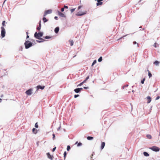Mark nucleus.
<instances>
[{
  "label": "nucleus",
  "mask_w": 160,
  "mask_h": 160,
  "mask_svg": "<svg viewBox=\"0 0 160 160\" xmlns=\"http://www.w3.org/2000/svg\"><path fill=\"white\" fill-rule=\"evenodd\" d=\"M43 33L42 32H39L38 33L37 32H36L34 34V36L35 37L38 39L43 40V39L40 38L41 37L43 36Z\"/></svg>",
  "instance_id": "f257e3e1"
},
{
  "label": "nucleus",
  "mask_w": 160,
  "mask_h": 160,
  "mask_svg": "<svg viewBox=\"0 0 160 160\" xmlns=\"http://www.w3.org/2000/svg\"><path fill=\"white\" fill-rule=\"evenodd\" d=\"M24 44L25 45V48L26 49H28L32 45V43L29 41H26L24 43Z\"/></svg>",
  "instance_id": "f03ea898"
},
{
  "label": "nucleus",
  "mask_w": 160,
  "mask_h": 160,
  "mask_svg": "<svg viewBox=\"0 0 160 160\" xmlns=\"http://www.w3.org/2000/svg\"><path fill=\"white\" fill-rule=\"evenodd\" d=\"M149 149L155 152H158L159 151V148L155 146H153L152 147H150L149 148Z\"/></svg>",
  "instance_id": "7ed1b4c3"
},
{
  "label": "nucleus",
  "mask_w": 160,
  "mask_h": 160,
  "mask_svg": "<svg viewBox=\"0 0 160 160\" xmlns=\"http://www.w3.org/2000/svg\"><path fill=\"white\" fill-rule=\"evenodd\" d=\"M1 36L2 38H3L5 36V31L3 27H1Z\"/></svg>",
  "instance_id": "20e7f679"
},
{
  "label": "nucleus",
  "mask_w": 160,
  "mask_h": 160,
  "mask_svg": "<svg viewBox=\"0 0 160 160\" xmlns=\"http://www.w3.org/2000/svg\"><path fill=\"white\" fill-rule=\"evenodd\" d=\"M52 12V10L51 9L45 11L44 12L43 16L45 17L48 14L51 13Z\"/></svg>",
  "instance_id": "39448f33"
},
{
  "label": "nucleus",
  "mask_w": 160,
  "mask_h": 160,
  "mask_svg": "<svg viewBox=\"0 0 160 160\" xmlns=\"http://www.w3.org/2000/svg\"><path fill=\"white\" fill-rule=\"evenodd\" d=\"M32 89H30L28 90H27L25 93L28 95H31L32 93Z\"/></svg>",
  "instance_id": "423d86ee"
},
{
  "label": "nucleus",
  "mask_w": 160,
  "mask_h": 160,
  "mask_svg": "<svg viewBox=\"0 0 160 160\" xmlns=\"http://www.w3.org/2000/svg\"><path fill=\"white\" fill-rule=\"evenodd\" d=\"M47 155L48 158L50 159L51 160H52L53 158V157L52 155H51L49 152L47 153Z\"/></svg>",
  "instance_id": "0eeeda50"
},
{
  "label": "nucleus",
  "mask_w": 160,
  "mask_h": 160,
  "mask_svg": "<svg viewBox=\"0 0 160 160\" xmlns=\"http://www.w3.org/2000/svg\"><path fill=\"white\" fill-rule=\"evenodd\" d=\"M86 13V11L83 12H78L76 13V15L78 16H81L85 14Z\"/></svg>",
  "instance_id": "6e6552de"
},
{
  "label": "nucleus",
  "mask_w": 160,
  "mask_h": 160,
  "mask_svg": "<svg viewBox=\"0 0 160 160\" xmlns=\"http://www.w3.org/2000/svg\"><path fill=\"white\" fill-rule=\"evenodd\" d=\"M82 89V88H77L74 90V91L76 93H78Z\"/></svg>",
  "instance_id": "1a4fd4ad"
},
{
  "label": "nucleus",
  "mask_w": 160,
  "mask_h": 160,
  "mask_svg": "<svg viewBox=\"0 0 160 160\" xmlns=\"http://www.w3.org/2000/svg\"><path fill=\"white\" fill-rule=\"evenodd\" d=\"M32 132L34 134H36L38 132V130L34 128L32 129Z\"/></svg>",
  "instance_id": "9d476101"
},
{
  "label": "nucleus",
  "mask_w": 160,
  "mask_h": 160,
  "mask_svg": "<svg viewBox=\"0 0 160 160\" xmlns=\"http://www.w3.org/2000/svg\"><path fill=\"white\" fill-rule=\"evenodd\" d=\"M58 15L62 17H65V15L63 13H62L60 12H58Z\"/></svg>",
  "instance_id": "9b49d317"
},
{
  "label": "nucleus",
  "mask_w": 160,
  "mask_h": 160,
  "mask_svg": "<svg viewBox=\"0 0 160 160\" xmlns=\"http://www.w3.org/2000/svg\"><path fill=\"white\" fill-rule=\"evenodd\" d=\"M147 99L148 100L147 103H149L151 101V98L150 96H148L147 97Z\"/></svg>",
  "instance_id": "f8f14e48"
},
{
  "label": "nucleus",
  "mask_w": 160,
  "mask_h": 160,
  "mask_svg": "<svg viewBox=\"0 0 160 160\" xmlns=\"http://www.w3.org/2000/svg\"><path fill=\"white\" fill-rule=\"evenodd\" d=\"M59 28L58 27H57L55 29L54 31L56 33H58L59 31Z\"/></svg>",
  "instance_id": "ddd939ff"
},
{
  "label": "nucleus",
  "mask_w": 160,
  "mask_h": 160,
  "mask_svg": "<svg viewBox=\"0 0 160 160\" xmlns=\"http://www.w3.org/2000/svg\"><path fill=\"white\" fill-rule=\"evenodd\" d=\"M37 87L38 89H40L42 90L43 89L45 88L44 86H42L40 85L38 86Z\"/></svg>",
  "instance_id": "4468645a"
},
{
  "label": "nucleus",
  "mask_w": 160,
  "mask_h": 160,
  "mask_svg": "<svg viewBox=\"0 0 160 160\" xmlns=\"http://www.w3.org/2000/svg\"><path fill=\"white\" fill-rule=\"evenodd\" d=\"M105 143L104 142H102V144H101V149H102L104 148L105 146Z\"/></svg>",
  "instance_id": "2eb2a0df"
},
{
  "label": "nucleus",
  "mask_w": 160,
  "mask_h": 160,
  "mask_svg": "<svg viewBox=\"0 0 160 160\" xmlns=\"http://www.w3.org/2000/svg\"><path fill=\"white\" fill-rule=\"evenodd\" d=\"M159 63L160 62L159 61H156L154 62L153 64L155 65H158L159 64Z\"/></svg>",
  "instance_id": "dca6fc26"
},
{
  "label": "nucleus",
  "mask_w": 160,
  "mask_h": 160,
  "mask_svg": "<svg viewBox=\"0 0 160 160\" xmlns=\"http://www.w3.org/2000/svg\"><path fill=\"white\" fill-rule=\"evenodd\" d=\"M41 26V21H40L39 22V27H38L37 28V29L38 31H39L40 30Z\"/></svg>",
  "instance_id": "f3484780"
},
{
  "label": "nucleus",
  "mask_w": 160,
  "mask_h": 160,
  "mask_svg": "<svg viewBox=\"0 0 160 160\" xmlns=\"http://www.w3.org/2000/svg\"><path fill=\"white\" fill-rule=\"evenodd\" d=\"M143 154L146 157H148L149 156V154H148L147 152H143Z\"/></svg>",
  "instance_id": "a211bd4d"
},
{
  "label": "nucleus",
  "mask_w": 160,
  "mask_h": 160,
  "mask_svg": "<svg viewBox=\"0 0 160 160\" xmlns=\"http://www.w3.org/2000/svg\"><path fill=\"white\" fill-rule=\"evenodd\" d=\"M93 138L92 137L88 136L87 137V139L88 140H91L93 139Z\"/></svg>",
  "instance_id": "6ab92c4d"
},
{
  "label": "nucleus",
  "mask_w": 160,
  "mask_h": 160,
  "mask_svg": "<svg viewBox=\"0 0 160 160\" xmlns=\"http://www.w3.org/2000/svg\"><path fill=\"white\" fill-rule=\"evenodd\" d=\"M102 2H101V1H99V2H98V3H97V6H99L102 5Z\"/></svg>",
  "instance_id": "aec40b11"
},
{
  "label": "nucleus",
  "mask_w": 160,
  "mask_h": 160,
  "mask_svg": "<svg viewBox=\"0 0 160 160\" xmlns=\"http://www.w3.org/2000/svg\"><path fill=\"white\" fill-rule=\"evenodd\" d=\"M42 20L44 22H45L48 21V20H47L46 18L45 17H43V18Z\"/></svg>",
  "instance_id": "412c9836"
},
{
  "label": "nucleus",
  "mask_w": 160,
  "mask_h": 160,
  "mask_svg": "<svg viewBox=\"0 0 160 160\" xmlns=\"http://www.w3.org/2000/svg\"><path fill=\"white\" fill-rule=\"evenodd\" d=\"M147 71H148V76L149 77V78H150L152 76V74L150 72L149 70H147Z\"/></svg>",
  "instance_id": "4be33fe9"
},
{
  "label": "nucleus",
  "mask_w": 160,
  "mask_h": 160,
  "mask_svg": "<svg viewBox=\"0 0 160 160\" xmlns=\"http://www.w3.org/2000/svg\"><path fill=\"white\" fill-rule=\"evenodd\" d=\"M146 136L149 139H151L152 138V136L150 135H147Z\"/></svg>",
  "instance_id": "5701e85b"
},
{
  "label": "nucleus",
  "mask_w": 160,
  "mask_h": 160,
  "mask_svg": "<svg viewBox=\"0 0 160 160\" xmlns=\"http://www.w3.org/2000/svg\"><path fill=\"white\" fill-rule=\"evenodd\" d=\"M153 46L155 48H157L158 46V44L157 43H155L153 45Z\"/></svg>",
  "instance_id": "b1692460"
},
{
  "label": "nucleus",
  "mask_w": 160,
  "mask_h": 160,
  "mask_svg": "<svg viewBox=\"0 0 160 160\" xmlns=\"http://www.w3.org/2000/svg\"><path fill=\"white\" fill-rule=\"evenodd\" d=\"M102 60V57H100V58L98 59V61L99 62H101Z\"/></svg>",
  "instance_id": "393cba45"
},
{
  "label": "nucleus",
  "mask_w": 160,
  "mask_h": 160,
  "mask_svg": "<svg viewBox=\"0 0 160 160\" xmlns=\"http://www.w3.org/2000/svg\"><path fill=\"white\" fill-rule=\"evenodd\" d=\"M145 78H144L142 80V81H141V83L142 84H143L144 83V82L145 81Z\"/></svg>",
  "instance_id": "a878e982"
},
{
  "label": "nucleus",
  "mask_w": 160,
  "mask_h": 160,
  "mask_svg": "<svg viewBox=\"0 0 160 160\" xmlns=\"http://www.w3.org/2000/svg\"><path fill=\"white\" fill-rule=\"evenodd\" d=\"M70 43L71 45L72 46L73 44V42L72 40L70 41Z\"/></svg>",
  "instance_id": "bb28decb"
},
{
  "label": "nucleus",
  "mask_w": 160,
  "mask_h": 160,
  "mask_svg": "<svg viewBox=\"0 0 160 160\" xmlns=\"http://www.w3.org/2000/svg\"><path fill=\"white\" fill-rule=\"evenodd\" d=\"M70 148H71L70 147L69 145L67 147V150L68 151H69L70 150Z\"/></svg>",
  "instance_id": "cd10ccee"
},
{
  "label": "nucleus",
  "mask_w": 160,
  "mask_h": 160,
  "mask_svg": "<svg viewBox=\"0 0 160 160\" xmlns=\"http://www.w3.org/2000/svg\"><path fill=\"white\" fill-rule=\"evenodd\" d=\"M75 8H73V9H72L70 10V11L71 12V13H72V12H73L75 10Z\"/></svg>",
  "instance_id": "c85d7f7f"
},
{
  "label": "nucleus",
  "mask_w": 160,
  "mask_h": 160,
  "mask_svg": "<svg viewBox=\"0 0 160 160\" xmlns=\"http://www.w3.org/2000/svg\"><path fill=\"white\" fill-rule=\"evenodd\" d=\"M96 62H97V61L96 60H94L93 62L92 63V66H93L94 64H95V63H96Z\"/></svg>",
  "instance_id": "c756f323"
},
{
  "label": "nucleus",
  "mask_w": 160,
  "mask_h": 160,
  "mask_svg": "<svg viewBox=\"0 0 160 160\" xmlns=\"http://www.w3.org/2000/svg\"><path fill=\"white\" fill-rule=\"evenodd\" d=\"M35 127L36 128H38V122H36L35 124Z\"/></svg>",
  "instance_id": "7c9ffc66"
},
{
  "label": "nucleus",
  "mask_w": 160,
  "mask_h": 160,
  "mask_svg": "<svg viewBox=\"0 0 160 160\" xmlns=\"http://www.w3.org/2000/svg\"><path fill=\"white\" fill-rule=\"evenodd\" d=\"M63 155H64V159H65V157H66V155H67V153H66V152H65L64 153V154H63Z\"/></svg>",
  "instance_id": "2f4dec72"
},
{
  "label": "nucleus",
  "mask_w": 160,
  "mask_h": 160,
  "mask_svg": "<svg viewBox=\"0 0 160 160\" xmlns=\"http://www.w3.org/2000/svg\"><path fill=\"white\" fill-rule=\"evenodd\" d=\"M133 44H137V47H138V43H137V42H136V41H134V42H133Z\"/></svg>",
  "instance_id": "473e14b6"
},
{
  "label": "nucleus",
  "mask_w": 160,
  "mask_h": 160,
  "mask_svg": "<svg viewBox=\"0 0 160 160\" xmlns=\"http://www.w3.org/2000/svg\"><path fill=\"white\" fill-rule=\"evenodd\" d=\"M5 21H3V22H2V25L3 26H5Z\"/></svg>",
  "instance_id": "72a5a7b5"
},
{
  "label": "nucleus",
  "mask_w": 160,
  "mask_h": 160,
  "mask_svg": "<svg viewBox=\"0 0 160 160\" xmlns=\"http://www.w3.org/2000/svg\"><path fill=\"white\" fill-rule=\"evenodd\" d=\"M44 38L45 39H49L50 38V37L49 36H46Z\"/></svg>",
  "instance_id": "f704fd0d"
},
{
  "label": "nucleus",
  "mask_w": 160,
  "mask_h": 160,
  "mask_svg": "<svg viewBox=\"0 0 160 160\" xmlns=\"http://www.w3.org/2000/svg\"><path fill=\"white\" fill-rule=\"evenodd\" d=\"M82 145V143H81V142H79V143L78 144V145H77V146H81V145Z\"/></svg>",
  "instance_id": "c9c22d12"
},
{
  "label": "nucleus",
  "mask_w": 160,
  "mask_h": 160,
  "mask_svg": "<svg viewBox=\"0 0 160 160\" xmlns=\"http://www.w3.org/2000/svg\"><path fill=\"white\" fill-rule=\"evenodd\" d=\"M79 96V95L78 94V95H74V97L75 98H76L78 97V96Z\"/></svg>",
  "instance_id": "e433bc0d"
},
{
  "label": "nucleus",
  "mask_w": 160,
  "mask_h": 160,
  "mask_svg": "<svg viewBox=\"0 0 160 160\" xmlns=\"http://www.w3.org/2000/svg\"><path fill=\"white\" fill-rule=\"evenodd\" d=\"M159 98H160V97L159 96H157L156 98V100H158V99H159Z\"/></svg>",
  "instance_id": "4c0bfd02"
},
{
  "label": "nucleus",
  "mask_w": 160,
  "mask_h": 160,
  "mask_svg": "<svg viewBox=\"0 0 160 160\" xmlns=\"http://www.w3.org/2000/svg\"><path fill=\"white\" fill-rule=\"evenodd\" d=\"M56 149V147H55L54 148H53L52 150V151L53 152H54L55 151V150Z\"/></svg>",
  "instance_id": "58836bf2"
},
{
  "label": "nucleus",
  "mask_w": 160,
  "mask_h": 160,
  "mask_svg": "<svg viewBox=\"0 0 160 160\" xmlns=\"http://www.w3.org/2000/svg\"><path fill=\"white\" fill-rule=\"evenodd\" d=\"M64 8H62L61 9V11L62 12H63L64 11Z\"/></svg>",
  "instance_id": "ea45409f"
},
{
  "label": "nucleus",
  "mask_w": 160,
  "mask_h": 160,
  "mask_svg": "<svg viewBox=\"0 0 160 160\" xmlns=\"http://www.w3.org/2000/svg\"><path fill=\"white\" fill-rule=\"evenodd\" d=\"M83 84V83L82 82L80 83V84L79 85H78V86H81Z\"/></svg>",
  "instance_id": "a19ab883"
},
{
  "label": "nucleus",
  "mask_w": 160,
  "mask_h": 160,
  "mask_svg": "<svg viewBox=\"0 0 160 160\" xmlns=\"http://www.w3.org/2000/svg\"><path fill=\"white\" fill-rule=\"evenodd\" d=\"M42 40H43V41H37V42H43V41H44V39Z\"/></svg>",
  "instance_id": "79ce46f5"
},
{
  "label": "nucleus",
  "mask_w": 160,
  "mask_h": 160,
  "mask_svg": "<svg viewBox=\"0 0 160 160\" xmlns=\"http://www.w3.org/2000/svg\"><path fill=\"white\" fill-rule=\"evenodd\" d=\"M127 35H124V36H122V37H121L119 39H121L122 38H123V37H126V36H127Z\"/></svg>",
  "instance_id": "37998d69"
},
{
  "label": "nucleus",
  "mask_w": 160,
  "mask_h": 160,
  "mask_svg": "<svg viewBox=\"0 0 160 160\" xmlns=\"http://www.w3.org/2000/svg\"><path fill=\"white\" fill-rule=\"evenodd\" d=\"M89 78V76H88L86 78V80H88Z\"/></svg>",
  "instance_id": "c03bdc74"
},
{
  "label": "nucleus",
  "mask_w": 160,
  "mask_h": 160,
  "mask_svg": "<svg viewBox=\"0 0 160 160\" xmlns=\"http://www.w3.org/2000/svg\"><path fill=\"white\" fill-rule=\"evenodd\" d=\"M64 8H68V6L65 5L64 6Z\"/></svg>",
  "instance_id": "a18cd8bd"
},
{
  "label": "nucleus",
  "mask_w": 160,
  "mask_h": 160,
  "mask_svg": "<svg viewBox=\"0 0 160 160\" xmlns=\"http://www.w3.org/2000/svg\"><path fill=\"white\" fill-rule=\"evenodd\" d=\"M95 1H97L98 2H99V1H103V0H95Z\"/></svg>",
  "instance_id": "49530a36"
},
{
  "label": "nucleus",
  "mask_w": 160,
  "mask_h": 160,
  "mask_svg": "<svg viewBox=\"0 0 160 160\" xmlns=\"http://www.w3.org/2000/svg\"><path fill=\"white\" fill-rule=\"evenodd\" d=\"M54 18H55V19H58V17H57V16H55V17H54Z\"/></svg>",
  "instance_id": "de8ad7c7"
},
{
  "label": "nucleus",
  "mask_w": 160,
  "mask_h": 160,
  "mask_svg": "<svg viewBox=\"0 0 160 160\" xmlns=\"http://www.w3.org/2000/svg\"><path fill=\"white\" fill-rule=\"evenodd\" d=\"M52 136L53 139H54V138L55 137V135L54 134H53Z\"/></svg>",
  "instance_id": "09e8293b"
},
{
  "label": "nucleus",
  "mask_w": 160,
  "mask_h": 160,
  "mask_svg": "<svg viewBox=\"0 0 160 160\" xmlns=\"http://www.w3.org/2000/svg\"><path fill=\"white\" fill-rule=\"evenodd\" d=\"M87 80H86V79H85L82 82L84 83Z\"/></svg>",
  "instance_id": "8fccbe9b"
},
{
  "label": "nucleus",
  "mask_w": 160,
  "mask_h": 160,
  "mask_svg": "<svg viewBox=\"0 0 160 160\" xmlns=\"http://www.w3.org/2000/svg\"><path fill=\"white\" fill-rule=\"evenodd\" d=\"M83 88L85 89H88V87H84Z\"/></svg>",
  "instance_id": "3c124183"
},
{
  "label": "nucleus",
  "mask_w": 160,
  "mask_h": 160,
  "mask_svg": "<svg viewBox=\"0 0 160 160\" xmlns=\"http://www.w3.org/2000/svg\"><path fill=\"white\" fill-rule=\"evenodd\" d=\"M81 6H79L78 7V9H80L81 8Z\"/></svg>",
  "instance_id": "603ef678"
},
{
  "label": "nucleus",
  "mask_w": 160,
  "mask_h": 160,
  "mask_svg": "<svg viewBox=\"0 0 160 160\" xmlns=\"http://www.w3.org/2000/svg\"><path fill=\"white\" fill-rule=\"evenodd\" d=\"M29 38V36L28 35H27V38Z\"/></svg>",
  "instance_id": "864d4df0"
},
{
  "label": "nucleus",
  "mask_w": 160,
  "mask_h": 160,
  "mask_svg": "<svg viewBox=\"0 0 160 160\" xmlns=\"http://www.w3.org/2000/svg\"><path fill=\"white\" fill-rule=\"evenodd\" d=\"M26 33L27 35H28V32H26Z\"/></svg>",
  "instance_id": "5fc2aeb1"
},
{
  "label": "nucleus",
  "mask_w": 160,
  "mask_h": 160,
  "mask_svg": "<svg viewBox=\"0 0 160 160\" xmlns=\"http://www.w3.org/2000/svg\"><path fill=\"white\" fill-rule=\"evenodd\" d=\"M7 0H5V1H4V2H3V3H5V2H6V1H7Z\"/></svg>",
  "instance_id": "6e6d98bb"
},
{
  "label": "nucleus",
  "mask_w": 160,
  "mask_h": 160,
  "mask_svg": "<svg viewBox=\"0 0 160 160\" xmlns=\"http://www.w3.org/2000/svg\"><path fill=\"white\" fill-rule=\"evenodd\" d=\"M2 100V99L0 98V101L1 100Z\"/></svg>",
  "instance_id": "4d7b16f0"
},
{
  "label": "nucleus",
  "mask_w": 160,
  "mask_h": 160,
  "mask_svg": "<svg viewBox=\"0 0 160 160\" xmlns=\"http://www.w3.org/2000/svg\"><path fill=\"white\" fill-rule=\"evenodd\" d=\"M77 142H76V143H75V144L77 143Z\"/></svg>",
  "instance_id": "13d9d810"
}]
</instances>
